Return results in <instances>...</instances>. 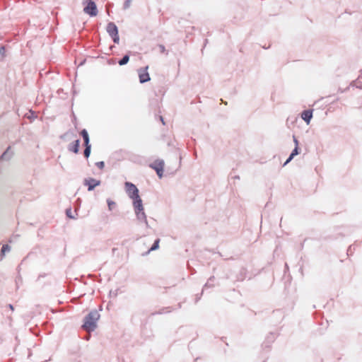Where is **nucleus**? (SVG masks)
I'll list each match as a JSON object with an SVG mask.
<instances>
[{"label":"nucleus","mask_w":362,"mask_h":362,"mask_svg":"<svg viewBox=\"0 0 362 362\" xmlns=\"http://www.w3.org/2000/svg\"><path fill=\"white\" fill-rule=\"evenodd\" d=\"M100 317V315L96 310L91 311L84 320L83 328L87 332L93 331L96 328V323Z\"/></svg>","instance_id":"f257e3e1"},{"label":"nucleus","mask_w":362,"mask_h":362,"mask_svg":"<svg viewBox=\"0 0 362 362\" xmlns=\"http://www.w3.org/2000/svg\"><path fill=\"white\" fill-rule=\"evenodd\" d=\"M133 199H134L133 204H134V210H135V212H136L138 218H146V215L144 211V207H143L141 199L140 198L139 196H137V197L133 198Z\"/></svg>","instance_id":"f03ea898"},{"label":"nucleus","mask_w":362,"mask_h":362,"mask_svg":"<svg viewBox=\"0 0 362 362\" xmlns=\"http://www.w3.org/2000/svg\"><path fill=\"white\" fill-rule=\"evenodd\" d=\"M83 4H86L83 8V11L86 13L90 15V16H95L97 15V7L93 0H85Z\"/></svg>","instance_id":"7ed1b4c3"},{"label":"nucleus","mask_w":362,"mask_h":362,"mask_svg":"<svg viewBox=\"0 0 362 362\" xmlns=\"http://www.w3.org/2000/svg\"><path fill=\"white\" fill-rule=\"evenodd\" d=\"M150 167L156 170L158 176L161 178L163 177L164 170V162L163 160H156L151 164Z\"/></svg>","instance_id":"20e7f679"},{"label":"nucleus","mask_w":362,"mask_h":362,"mask_svg":"<svg viewBox=\"0 0 362 362\" xmlns=\"http://www.w3.org/2000/svg\"><path fill=\"white\" fill-rule=\"evenodd\" d=\"M107 31L108 32L110 35L113 38L114 42L118 43L119 35L117 26L114 23H110L107 26Z\"/></svg>","instance_id":"39448f33"},{"label":"nucleus","mask_w":362,"mask_h":362,"mask_svg":"<svg viewBox=\"0 0 362 362\" xmlns=\"http://www.w3.org/2000/svg\"><path fill=\"white\" fill-rule=\"evenodd\" d=\"M125 189H126L127 193L130 197V198L133 199L137 196H139V190L134 184L130 183V182H126L125 183Z\"/></svg>","instance_id":"423d86ee"},{"label":"nucleus","mask_w":362,"mask_h":362,"mask_svg":"<svg viewBox=\"0 0 362 362\" xmlns=\"http://www.w3.org/2000/svg\"><path fill=\"white\" fill-rule=\"evenodd\" d=\"M148 66H146L139 70V77L141 83L149 81L151 78L148 72Z\"/></svg>","instance_id":"0eeeda50"},{"label":"nucleus","mask_w":362,"mask_h":362,"mask_svg":"<svg viewBox=\"0 0 362 362\" xmlns=\"http://www.w3.org/2000/svg\"><path fill=\"white\" fill-rule=\"evenodd\" d=\"M100 182L94 178H88L84 180V185L88 186V191L93 190L96 186L100 185Z\"/></svg>","instance_id":"6e6552de"},{"label":"nucleus","mask_w":362,"mask_h":362,"mask_svg":"<svg viewBox=\"0 0 362 362\" xmlns=\"http://www.w3.org/2000/svg\"><path fill=\"white\" fill-rule=\"evenodd\" d=\"M301 117L307 123V124H309L310 119L313 117V110H308L303 111L301 113Z\"/></svg>","instance_id":"1a4fd4ad"},{"label":"nucleus","mask_w":362,"mask_h":362,"mask_svg":"<svg viewBox=\"0 0 362 362\" xmlns=\"http://www.w3.org/2000/svg\"><path fill=\"white\" fill-rule=\"evenodd\" d=\"M79 144L80 141L78 139L76 140L73 144L69 145V150L74 153H78L79 151Z\"/></svg>","instance_id":"9d476101"},{"label":"nucleus","mask_w":362,"mask_h":362,"mask_svg":"<svg viewBox=\"0 0 362 362\" xmlns=\"http://www.w3.org/2000/svg\"><path fill=\"white\" fill-rule=\"evenodd\" d=\"M81 135L82 136V137L84 140V145L90 146V144H89V136H88L87 131L86 129H83L81 132Z\"/></svg>","instance_id":"9b49d317"},{"label":"nucleus","mask_w":362,"mask_h":362,"mask_svg":"<svg viewBox=\"0 0 362 362\" xmlns=\"http://www.w3.org/2000/svg\"><path fill=\"white\" fill-rule=\"evenodd\" d=\"M299 147L295 146V148L292 151L291 154L290 155L289 158L286 160V161L284 163V165H286L287 163H288L295 156L298 155L299 153L298 152Z\"/></svg>","instance_id":"f8f14e48"},{"label":"nucleus","mask_w":362,"mask_h":362,"mask_svg":"<svg viewBox=\"0 0 362 362\" xmlns=\"http://www.w3.org/2000/svg\"><path fill=\"white\" fill-rule=\"evenodd\" d=\"M11 247L8 245H4L2 246L1 250V257L5 256V254L6 252L10 251Z\"/></svg>","instance_id":"ddd939ff"},{"label":"nucleus","mask_w":362,"mask_h":362,"mask_svg":"<svg viewBox=\"0 0 362 362\" xmlns=\"http://www.w3.org/2000/svg\"><path fill=\"white\" fill-rule=\"evenodd\" d=\"M159 239L156 240L152 247L148 250V252L157 250L159 247Z\"/></svg>","instance_id":"4468645a"},{"label":"nucleus","mask_w":362,"mask_h":362,"mask_svg":"<svg viewBox=\"0 0 362 362\" xmlns=\"http://www.w3.org/2000/svg\"><path fill=\"white\" fill-rule=\"evenodd\" d=\"M129 59V57L128 55L124 56V57L119 62V64L120 66L126 64Z\"/></svg>","instance_id":"2eb2a0df"},{"label":"nucleus","mask_w":362,"mask_h":362,"mask_svg":"<svg viewBox=\"0 0 362 362\" xmlns=\"http://www.w3.org/2000/svg\"><path fill=\"white\" fill-rule=\"evenodd\" d=\"M86 148L84 150V156L86 158H88L90 154V146H85Z\"/></svg>","instance_id":"dca6fc26"},{"label":"nucleus","mask_w":362,"mask_h":362,"mask_svg":"<svg viewBox=\"0 0 362 362\" xmlns=\"http://www.w3.org/2000/svg\"><path fill=\"white\" fill-rule=\"evenodd\" d=\"M107 202L109 209L112 210L113 207L115 206V202L110 199H107Z\"/></svg>","instance_id":"f3484780"},{"label":"nucleus","mask_w":362,"mask_h":362,"mask_svg":"<svg viewBox=\"0 0 362 362\" xmlns=\"http://www.w3.org/2000/svg\"><path fill=\"white\" fill-rule=\"evenodd\" d=\"M96 166L100 168V170H103L105 167V163L103 161H99L95 163Z\"/></svg>","instance_id":"a211bd4d"},{"label":"nucleus","mask_w":362,"mask_h":362,"mask_svg":"<svg viewBox=\"0 0 362 362\" xmlns=\"http://www.w3.org/2000/svg\"><path fill=\"white\" fill-rule=\"evenodd\" d=\"M158 47H159V49H160V52L161 53H165L166 52V49H165V47L164 45H158Z\"/></svg>","instance_id":"6ab92c4d"},{"label":"nucleus","mask_w":362,"mask_h":362,"mask_svg":"<svg viewBox=\"0 0 362 362\" xmlns=\"http://www.w3.org/2000/svg\"><path fill=\"white\" fill-rule=\"evenodd\" d=\"M293 141L296 144V146H298V141L297 140L296 138L293 137Z\"/></svg>","instance_id":"aec40b11"},{"label":"nucleus","mask_w":362,"mask_h":362,"mask_svg":"<svg viewBox=\"0 0 362 362\" xmlns=\"http://www.w3.org/2000/svg\"><path fill=\"white\" fill-rule=\"evenodd\" d=\"M66 214L68 216H69L70 218H73L71 216V209H69V210H66Z\"/></svg>","instance_id":"412c9836"},{"label":"nucleus","mask_w":362,"mask_h":362,"mask_svg":"<svg viewBox=\"0 0 362 362\" xmlns=\"http://www.w3.org/2000/svg\"><path fill=\"white\" fill-rule=\"evenodd\" d=\"M8 308L11 309V310L13 311L14 308H13V306L11 304L8 305Z\"/></svg>","instance_id":"4be33fe9"},{"label":"nucleus","mask_w":362,"mask_h":362,"mask_svg":"<svg viewBox=\"0 0 362 362\" xmlns=\"http://www.w3.org/2000/svg\"><path fill=\"white\" fill-rule=\"evenodd\" d=\"M160 120H161L162 123H163V124H165V122H164V121H163V118L162 117H160Z\"/></svg>","instance_id":"5701e85b"}]
</instances>
